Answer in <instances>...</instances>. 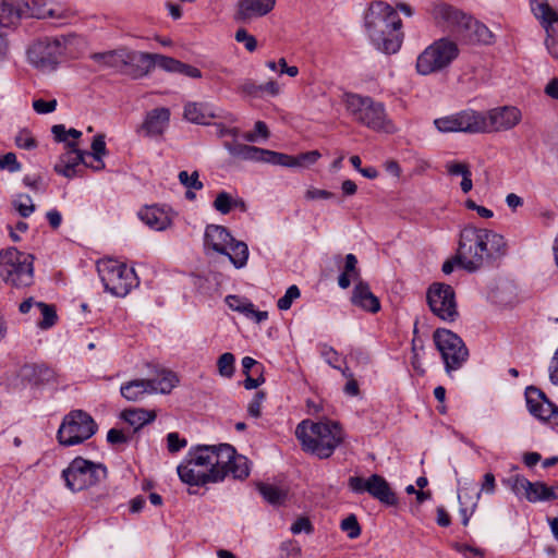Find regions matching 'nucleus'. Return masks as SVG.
<instances>
[{
    "label": "nucleus",
    "mask_w": 558,
    "mask_h": 558,
    "mask_svg": "<svg viewBox=\"0 0 558 558\" xmlns=\"http://www.w3.org/2000/svg\"><path fill=\"white\" fill-rule=\"evenodd\" d=\"M250 471L247 458L238 454L228 444L193 447L177 468L180 480L190 486L219 483L229 474L244 480Z\"/></svg>",
    "instance_id": "nucleus-1"
},
{
    "label": "nucleus",
    "mask_w": 558,
    "mask_h": 558,
    "mask_svg": "<svg viewBox=\"0 0 558 558\" xmlns=\"http://www.w3.org/2000/svg\"><path fill=\"white\" fill-rule=\"evenodd\" d=\"M364 27L377 50L386 54L400 50L403 41L402 20L387 2H371L364 14Z\"/></svg>",
    "instance_id": "nucleus-2"
},
{
    "label": "nucleus",
    "mask_w": 558,
    "mask_h": 558,
    "mask_svg": "<svg viewBox=\"0 0 558 558\" xmlns=\"http://www.w3.org/2000/svg\"><path fill=\"white\" fill-rule=\"evenodd\" d=\"M505 252L502 235L487 229L465 228L460 235L456 259L463 269L475 271L486 259L504 255Z\"/></svg>",
    "instance_id": "nucleus-3"
},
{
    "label": "nucleus",
    "mask_w": 558,
    "mask_h": 558,
    "mask_svg": "<svg viewBox=\"0 0 558 558\" xmlns=\"http://www.w3.org/2000/svg\"><path fill=\"white\" fill-rule=\"evenodd\" d=\"M295 436L303 450L319 458H328L341 440V430L332 422L302 421L295 428Z\"/></svg>",
    "instance_id": "nucleus-4"
},
{
    "label": "nucleus",
    "mask_w": 558,
    "mask_h": 558,
    "mask_svg": "<svg viewBox=\"0 0 558 558\" xmlns=\"http://www.w3.org/2000/svg\"><path fill=\"white\" fill-rule=\"evenodd\" d=\"M204 246L208 251L228 256L236 269L247 264L250 251L246 243L235 240L223 226L208 225L205 228Z\"/></svg>",
    "instance_id": "nucleus-5"
},
{
    "label": "nucleus",
    "mask_w": 558,
    "mask_h": 558,
    "mask_svg": "<svg viewBox=\"0 0 558 558\" xmlns=\"http://www.w3.org/2000/svg\"><path fill=\"white\" fill-rule=\"evenodd\" d=\"M106 476L107 469L104 464L82 457L74 458L61 472L64 486L73 494L98 485Z\"/></svg>",
    "instance_id": "nucleus-6"
},
{
    "label": "nucleus",
    "mask_w": 558,
    "mask_h": 558,
    "mask_svg": "<svg viewBox=\"0 0 558 558\" xmlns=\"http://www.w3.org/2000/svg\"><path fill=\"white\" fill-rule=\"evenodd\" d=\"M97 269L106 291L114 296H125L138 284L134 269L117 259L104 258Z\"/></svg>",
    "instance_id": "nucleus-7"
},
{
    "label": "nucleus",
    "mask_w": 558,
    "mask_h": 558,
    "mask_svg": "<svg viewBox=\"0 0 558 558\" xmlns=\"http://www.w3.org/2000/svg\"><path fill=\"white\" fill-rule=\"evenodd\" d=\"M459 56L458 45L449 38H440L427 46L416 59V71L421 75L441 72Z\"/></svg>",
    "instance_id": "nucleus-8"
},
{
    "label": "nucleus",
    "mask_w": 558,
    "mask_h": 558,
    "mask_svg": "<svg viewBox=\"0 0 558 558\" xmlns=\"http://www.w3.org/2000/svg\"><path fill=\"white\" fill-rule=\"evenodd\" d=\"M33 256L14 247L0 252V276L15 287H26L33 280Z\"/></svg>",
    "instance_id": "nucleus-9"
},
{
    "label": "nucleus",
    "mask_w": 558,
    "mask_h": 558,
    "mask_svg": "<svg viewBox=\"0 0 558 558\" xmlns=\"http://www.w3.org/2000/svg\"><path fill=\"white\" fill-rule=\"evenodd\" d=\"M96 430L97 424L93 417L82 410H75L64 416L57 438L61 446L70 447L89 439Z\"/></svg>",
    "instance_id": "nucleus-10"
},
{
    "label": "nucleus",
    "mask_w": 558,
    "mask_h": 558,
    "mask_svg": "<svg viewBox=\"0 0 558 558\" xmlns=\"http://www.w3.org/2000/svg\"><path fill=\"white\" fill-rule=\"evenodd\" d=\"M433 340L442 357L447 373L459 369L466 362L469 350L457 333L438 328L434 331Z\"/></svg>",
    "instance_id": "nucleus-11"
},
{
    "label": "nucleus",
    "mask_w": 558,
    "mask_h": 558,
    "mask_svg": "<svg viewBox=\"0 0 558 558\" xmlns=\"http://www.w3.org/2000/svg\"><path fill=\"white\" fill-rule=\"evenodd\" d=\"M351 114L363 125L373 130L392 133L395 125L387 120L381 104L374 102L369 97L351 95Z\"/></svg>",
    "instance_id": "nucleus-12"
},
{
    "label": "nucleus",
    "mask_w": 558,
    "mask_h": 558,
    "mask_svg": "<svg viewBox=\"0 0 558 558\" xmlns=\"http://www.w3.org/2000/svg\"><path fill=\"white\" fill-rule=\"evenodd\" d=\"M63 51V46L58 39H44L29 47L27 60L38 72L49 74L58 69Z\"/></svg>",
    "instance_id": "nucleus-13"
},
{
    "label": "nucleus",
    "mask_w": 558,
    "mask_h": 558,
    "mask_svg": "<svg viewBox=\"0 0 558 558\" xmlns=\"http://www.w3.org/2000/svg\"><path fill=\"white\" fill-rule=\"evenodd\" d=\"M427 303L435 316L444 322L452 323L459 316L456 293L451 286L435 282L426 294Z\"/></svg>",
    "instance_id": "nucleus-14"
},
{
    "label": "nucleus",
    "mask_w": 558,
    "mask_h": 558,
    "mask_svg": "<svg viewBox=\"0 0 558 558\" xmlns=\"http://www.w3.org/2000/svg\"><path fill=\"white\" fill-rule=\"evenodd\" d=\"M351 490L357 494L367 493L385 506L395 507L398 505L396 493L389 483L378 474H372L367 478L351 476Z\"/></svg>",
    "instance_id": "nucleus-15"
},
{
    "label": "nucleus",
    "mask_w": 558,
    "mask_h": 558,
    "mask_svg": "<svg viewBox=\"0 0 558 558\" xmlns=\"http://www.w3.org/2000/svg\"><path fill=\"white\" fill-rule=\"evenodd\" d=\"M356 264V257L351 254V284H353L351 303L366 313L376 314L381 308L380 301L373 293L369 284L362 280Z\"/></svg>",
    "instance_id": "nucleus-16"
},
{
    "label": "nucleus",
    "mask_w": 558,
    "mask_h": 558,
    "mask_svg": "<svg viewBox=\"0 0 558 558\" xmlns=\"http://www.w3.org/2000/svg\"><path fill=\"white\" fill-rule=\"evenodd\" d=\"M484 134L514 129L522 121V111L515 106H500L483 111Z\"/></svg>",
    "instance_id": "nucleus-17"
},
{
    "label": "nucleus",
    "mask_w": 558,
    "mask_h": 558,
    "mask_svg": "<svg viewBox=\"0 0 558 558\" xmlns=\"http://www.w3.org/2000/svg\"><path fill=\"white\" fill-rule=\"evenodd\" d=\"M432 15L438 25L461 36L469 32V25L472 22L471 15L447 3L436 4Z\"/></svg>",
    "instance_id": "nucleus-18"
},
{
    "label": "nucleus",
    "mask_w": 558,
    "mask_h": 558,
    "mask_svg": "<svg viewBox=\"0 0 558 558\" xmlns=\"http://www.w3.org/2000/svg\"><path fill=\"white\" fill-rule=\"evenodd\" d=\"M137 218L150 230L163 232L172 228L175 213L170 206L151 204L141 207Z\"/></svg>",
    "instance_id": "nucleus-19"
},
{
    "label": "nucleus",
    "mask_w": 558,
    "mask_h": 558,
    "mask_svg": "<svg viewBox=\"0 0 558 558\" xmlns=\"http://www.w3.org/2000/svg\"><path fill=\"white\" fill-rule=\"evenodd\" d=\"M525 399L527 409L533 416L544 422L558 424V408L547 399L542 390L533 386L527 387Z\"/></svg>",
    "instance_id": "nucleus-20"
},
{
    "label": "nucleus",
    "mask_w": 558,
    "mask_h": 558,
    "mask_svg": "<svg viewBox=\"0 0 558 558\" xmlns=\"http://www.w3.org/2000/svg\"><path fill=\"white\" fill-rule=\"evenodd\" d=\"M170 110L165 107H158L149 110L141 123L137 132L148 138H158L169 128Z\"/></svg>",
    "instance_id": "nucleus-21"
},
{
    "label": "nucleus",
    "mask_w": 558,
    "mask_h": 558,
    "mask_svg": "<svg viewBox=\"0 0 558 558\" xmlns=\"http://www.w3.org/2000/svg\"><path fill=\"white\" fill-rule=\"evenodd\" d=\"M277 0H239L235 4L234 19L251 22L272 12Z\"/></svg>",
    "instance_id": "nucleus-22"
},
{
    "label": "nucleus",
    "mask_w": 558,
    "mask_h": 558,
    "mask_svg": "<svg viewBox=\"0 0 558 558\" xmlns=\"http://www.w3.org/2000/svg\"><path fill=\"white\" fill-rule=\"evenodd\" d=\"M86 159L85 151L80 150L75 143H69L65 153L62 154L54 166L57 173L72 179L78 174V167Z\"/></svg>",
    "instance_id": "nucleus-23"
},
{
    "label": "nucleus",
    "mask_w": 558,
    "mask_h": 558,
    "mask_svg": "<svg viewBox=\"0 0 558 558\" xmlns=\"http://www.w3.org/2000/svg\"><path fill=\"white\" fill-rule=\"evenodd\" d=\"M225 303L231 311L236 312L257 324L268 319V312L256 310L255 305L245 296L229 294L225 298Z\"/></svg>",
    "instance_id": "nucleus-24"
},
{
    "label": "nucleus",
    "mask_w": 558,
    "mask_h": 558,
    "mask_svg": "<svg viewBox=\"0 0 558 558\" xmlns=\"http://www.w3.org/2000/svg\"><path fill=\"white\" fill-rule=\"evenodd\" d=\"M39 0H24L16 1L13 3L3 2V11H8L9 14H13L16 17H36L47 19L52 15L51 10H46L39 4Z\"/></svg>",
    "instance_id": "nucleus-25"
},
{
    "label": "nucleus",
    "mask_w": 558,
    "mask_h": 558,
    "mask_svg": "<svg viewBox=\"0 0 558 558\" xmlns=\"http://www.w3.org/2000/svg\"><path fill=\"white\" fill-rule=\"evenodd\" d=\"M151 395H168L180 383L179 376L171 369L157 368L153 377L145 379Z\"/></svg>",
    "instance_id": "nucleus-26"
},
{
    "label": "nucleus",
    "mask_w": 558,
    "mask_h": 558,
    "mask_svg": "<svg viewBox=\"0 0 558 558\" xmlns=\"http://www.w3.org/2000/svg\"><path fill=\"white\" fill-rule=\"evenodd\" d=\"M183 117L191 123L207 125L217 113L210 104L190 101L184 105Z\"/></svg>",
    "instance_id": "nucleus-27"
},
{
    "label": "nucleus",
    "mask_w": 558,
    "mask_h": 558,
    "mask_svg": "<svg viewBox=\"0 0 558 558\" xmlns=\"http://www.w3.org/2000/svg\"><path fill=\"white\" fill-rule=\"evenodd\" d=\"M155 69V53L129 50L128 70L136 77H142Z\"/></svg>",
    "instance_id": "nucleus-28"
},
{
    "label": "nucleus",
    "mask_w": 558,
    "mask_h": 558,
    "mask_svg": "<svg viewBox=\"0 0 558 558\" xmlns=\"http://www.w3.org/2000/svg\"><path fill=\"white\" fill-rule=\"evenodd\" d=\"M461 133L484 134L483 111L463 109L458 111Z\"/></svg>",
    "instance_id": "nucleus-29"
},
{
    "label": "nucleus",
    "mask_w": 558,
    "mask_h": 558,
    "mask_svg": "<svg viewBox=\"0 0 558 558\" xmlns=\"http://www.w3.org/2000/svg\"><path fill=\"white\" fill-rule=\"evenodd\" d=\"M121 396L131 402H137L151 395L148 383L144 378L129 380L120 387Z\"/></svg>",
    "instance_id": "nucleus-30"
},
{
    "label": "nucleus",
    "mask_w": 558,
    "mask_h": 558,
    "mask_svg": "<svg viewBox=\"0 0 558 558\" xmlns=\"http://www.w3.org/2000/svg\"><path fill=\"white\" fill-rule=\"evenodd\" d=\"M213 207L222 215H227L235 209L246 211V204L241 197L225 191L217 194Z\"/></svg>",
    "instance_id": "nucleus-31"
},
{
    "label": "nucleus",
    "mask_w": 558,
    "mask_h": 558,
    "mask_svg": "<svg viewBox=\"0 0 558 558\" xmlns=\"http://www.w3.org/2000/svg\"><path fill=\"white\" fill-rule=\"evenodd\" d=\"M225 148L229 151L231 156L243 160L264 162L266 160L267 149L264 148L244 144L232 145L230 143H226Z\"/></svg>",
    "instance_id": "nucleus-32"
},
{
    "label": "nucleus",
    "mask_w": 558,
    "mask_h": 558,
    "mask_svg": "<svg viewBox=\"0 0 558 558\" xmlns=\"http://www.w3.org/2000/svg\"><path fill=\"white\" fill-rule=\"evenodd\" d=\"M121 418L126 422L134 430H138L144 425L156 418L154 411L145 409H129L121 413Z\"/></svg>",
    "instance_id": "nucleus-33"
},
{
    "label": "nucleus",
    "mask_w": 558,
    "mask_h": 558,
    "mask_svg": "<svg viewBox=\"0 0 558 558\" xmlns=\"http://www.w3.org/2000/svg\"><path fill=\"white\" fill-rule=\"evenodd\" d=\"M128 58L129 49L125 48L94 54L97 62L112 68H128Z\"/></svg>",
    "instance_id": "nucleus-34"
},
{
    "label": "nucleus",
    "mask_w": 558,
    "mask_h": 558,
    "mask_svg": "<svg viewBox=\"0 0 558 558\" xmlns=\"http://www.w3.org/2000/svg\"><path fill=\"white\" fill-rule=\"evenodd\" d=\"M470 41H476L482 44H490L493 34L487 26L472 19L469 25V32L462 35Z\"/></svg>",
    "instance_id": "nucleus-35"
},
{
    "label": "nucleus",
    "mask_w": 558,
    "mask_h": 558,
    "mask_svg": "<svg viewBox=\"0 0 558 558\" xmlns=\"http://www.w3.org/2000/svg\"><path fill=\"white\" fill-rule=\"evenodd\" d=\"M529 501H539V500H550L557 499L558 493L555 492L553 487H548L543 483L535 482L532 483V487L527 488V492L524 496Z\"/></svg>",
    "instance_id": "nucleus-36"
},
{
    "label": "nucleus",
    "mask_w": 558,
    "mask_h": 558,
    "mask_svg": "<svg viewBox=\"0 0 558 558\" xmlns=\"http://www.w3.org/2000/svg\"><path fill=\"white\" fill-rule=\"evenodd\" d=\"M531 10L539 23L558 21V13L548 4L547 0H530Z\"/></svg>",
    "instance_id": "nucleus-37"
},
{
    "label": "nucleus",
    "mask_w": 558,
    "mask_h": 558,
    "mask_svg": "<svg viewBox=\"0 0 558 558\" xmlns=\"http://www.w3.org/2000/svg\"><path fill=\"white\" fill-rule=\"evenodd\" d=\"M558 21H546L541 23L545 31V47L547 52L554 58L558 59V32L554 28V24Z\"/></svg>",
    "instance_id": "nucleus-38"
},
{
    "label": "nucleus",
    "mask_w": 558,
    "mask_h": 558,
    "mask_svg": "<svg viewBox=\"0 0 558 558\" xmlns=\"http://www.w3.org/2000/svg\"><path fill=\"white\" fill-rule=\"evenodd\" d=\"M217 373L223 379H231L235 373V356L230 352H225L218 356Z\"/></svg>",
    "instance_id": "nucleus-39"
},
{
    "label": "nucleus",
    "mask_w": 558,
    "mask_h": 558,
    "mask_svg": "<svg viewBox=\"0 0 558 558\" xmlns=\"http://www.w3.org/2000/svg\"><path fill=\"white\" fill-rule=\"evenodd\" d=\"M258 490L271 505H281L287 499V492L271 484H260Z\"/></svg>",
    "instance_id": "nucleus-40"
},
{
    "label": "nucleus",
    "mask_w": 558,
    "mask_h": 558,
    "mask_svg": "<svg viewBox=\"0 0 558 558\" xmlns=\"http://www.w3.org/2000/svg\"><path fill=\"white\" fill-rule=\"evenodd\" d=\"M434 125L440 133H461L458 112L435 119Z\"/></svg>",
    "instance_id": "nucleus-41"
},
{
    "label": "nucleus",
    "mask_w": 558,
    "mask_h": 558,
    "mask_svg": "<svg viewBox=\"0 0 558 558\" xmlns=\"http://www.w3.org/2000/svg\"><path fill=\"white\" fill-rule=\"evenodd\" d=\"M36 308L39 311L43 317L41 320L38 323V326L41 329L51 328L57 323L58 316L53 305L38 302L36 303Z\"/></svg>",
    "instance_id": "nucleus-42"
},
{
    "label": "nucleus",
    "mask_w": 558,
    "mask_h": 558,
    "mask_svg": "<svg viewBox=\"0 0 558 558\" xmlns=\"http://www.w3.org/2000/svg\"><path fill=\"white\" fill-rule=\"evenodd\" d=\"M14 143L17 148L24 150H34L38 146L36 136L28 129L19 130L14 137Z\"/></svg>",
    "instance_id": "nucleus-43"
},
{
    "label": "nucleus",
    "mask_w": 558,
    "mask_h": 558,
    "mask_svg": "<svg viewBox=\"0 0 558 558\" xmlns=\"http://www.w3.org/2000/svg\"><path fill=\"white\" fill-rule=\"evenodd\" d=\"M320 158L318 150H311L293 156L292 169L305 170L310 169Z\"/></svg>",
    "instance_id": "nucleus-44"
},
{
    "label": "nucleus",
    "mask_w": 558,
    "mask_h": 558,
    "mask_svg": "<svg viewBox=\"0 0 558 558\" xmlns=\"http://www.w3.org/2000/svg\"><path fill=\"white\" fill-rule=\"evenodd\" d=\"M13 207L24 218L31 216L35 210L33 199L26 194H19L13 201Z\"/></svg>",
    "instance_id": "nucleus-45"
},
{
    "label": "nucleus",
    "mask_w": 558,
    "mask_h": 558,
    "mask_svg": "<svg viewBox=\"0 0 558 558\" xmlns=\"http://www.w3.org/2000/svg\"><path fill=\"white\" fill-rule=\"evenodd\" d=\"M179 182L186 187L187 190H196L199 191L203 189V183L199 180L198 171H180L178 174Z\"/></svg>",
    "instance_id": "nucleus-46"
},
{
    "label": "nucleus",
    "mask_w": 558,
    "mask_h": 558,
    "mask_svg": "<svg viewBox=\"0 0 558 558\" xmlns=\"http://www.w3.org/2000/svg\"><path fill=\"white\" fill-rule=\"evenodd\" d=\"M301 296V291L298 286H290L286 293L277 301V307L280 311H288L291 308L293 302Z\"/></svg>",
    "instance_id": "nucleus-47"
},
{
    "label": "nucleus",
    "mask_w": 558,
    "mask_h": 558,
    "mask_svg": "<svg viewBox=\"0 0 558 558\" xmlns=\"http://www.w3.org/2000/svg\"><path fill=\"white\" fill-rule=\"evenodd\" d=\"M322 355L324 360L333 368L341 372L342 375H345V360L340 356L332 348H324L322 351Z\"/></svg>",
    "instance_id": "nucleus-48"
},
{
    "label": "nucleus",
    "mask_w": 558,
    "mask_h": 558,
    "mask_svg": "<svg viewBox=\"0 0 558 558\" xmlns=\"http://www.w3.org/2000/svg\"><path fill=\"white\" fill-rule=\"evenodd\" d=\"M265 162L282 166L286 168H292L293 155H287L267 149Z\"/></svg>",
    "instance_id": "nucleus-49"
},
{
    "label": "nucleus",
    "mask_w": 558,
    "mask_h": 558,
    "mask_svg": "<svg viewBox=\"0 0 558 558\" xmlns=\"http://www.w3.org/2000/svg\"><path fill=\"white\" fill-rule=\"evenodd\" d=\"M22 165L17 160L16 155L14 153H7L0 156V170L9 171L10 173H15L21 171Z\"/></svg>",
    "instance_id": "nucleus-50"
},
{
    "label": "nucleus",
    "mask_w": 558,
    "mask_h": 558,
    "mask_svg": "<svg viewBox=\"0 0 558 558\" xmlns=\"http://www.w3.org/2000/svg\"><path fill=\"white\" fill-rule=\"evenodd\" d=\"M234 38L238 43L243 44L245 49L250 52H254L257 48L256 38L253 35H251L245 28H239L234 34Z\"/></svg>",
    "instance_id": "nucleus-51"
},
{
    "label": "nucleus",
    "mask_w": 558,
    "mask_h": 558,
    "mask_svg": "<svg viewBox=\"0 0 558 558\" xmlns=\"http://www.w3.org/2000/svg\"><path fill=\"white\" fill-rule=\"evenodd\" d=\"M179 60L163 54L155 53V68H160L167 72L175 73Z\"/></svg>",
    "instance_id": "nucleus-52"
},
{
    "label": "nucleus",
    "mask_w": 558,
    "mask_h": 558,
    "mask_svg": "<svg viewBox=\"0 0 558 558\" xmlns=\"http://www.w3.org/2000/svg\"><path fill=\"white\" fill-rule=\"evenodd\" d=\"M58 105L57 99L45 100L41 98L33 100V109L38 114L51 113L56 110Z\"/></svg>",
    "instance_id": "nucleus-53"
},
{
    "label": "nucleus",
    "mask_w": 558,
    "mask_h": 558,
    "mask_svg": "<svg viewBox=\"0 0 558 558\" xmlns=\"http://www.w3.org/2000/svg\"><path fill=\"white\" fill-rule=\"evenodd\" d=\"M332 196L333 194L331 192L315 186H308L304 193V198L308 202L326 201L330 199Z\"/></svg>",
    "instance_id": "nucleus-54"
},
{
    "label": "nucleus",
    "mask_w": 558,
    "mask_h": 558,
    "mask_svg": "<svg viewBox=\"0 0 558 558\" xmlns=\"http://www.w3.org/2000/svg\"><path fill=\"white\" fill-rule=\"evenodd\" d=\"M509 483L514 494L521 497H524L527 488L532 487V482L519 475L511 477Z\"/></svg>",
    "instance_id": "nucleus-55"
},
{
    "label": "nucleus",
    "mask_w": 558,
    "mask_h": 558,
    "mask_svg": "<svg viewBox=\"0 0 558 558\" xmlns=\"http://www.w3.org/2000/svg\"><path fill=\"white\" fill-rule=\"evenodd\" d=\"M333 264L337 268H342L343 271L339 277L338 283L342 289H345L349 287V279H348V272H349V255L344 257H336L333 259Z\"/></svg>",
    "instance_id": "nucleus-56"
},
{
    "label": "nucleus",
    "mask_w": 558,
    "mask_h": 558,
    "mask_svg": "<svg viewBox=\"0 0 558 558\" xmlns=\"http://www.w3.org/2000/svg\"><path fill=\"white\" fill-rule=\"evenodd\" d=\"M452 547L461 553L465 558H483L484 557V550L481 548L472 547L466 544H460L456 543L452 545Z\"/></svg>",
    "instance_id": "nucleus-57"
},
{
    "label": "nucleus",
    "mask_w": 558,
    "mask_h": 558,
    "mask_svg": "<svg viewBox=\"0 0 558 558\" xmlns=\"http://www.w3.org/2000/svg\"><path fill=\"white\" fill-rule=\"evenodd\" d=\"M446 170L450 175H461L462 178L465 174H470V166L466 162L459 161H449L446 163Z\"/></svg>",
    "instance_id": "nucleus-58"
},
{
    "label": "nucleus",
    "mask_w": 558,
    "mask_h": 558,
    "mask_svg": "<svg viewBox=\"0 0 558 558\" xmlns=\"http://www.w3.org/2000/svg\"><path fill=\"white\" fill-rule=\"evenodd\" d=\"M280 558H301V547L293 542L283 543L280 547Z\"/></svg>",
    "instance_id": "nucleus-59"
},
{
    "label": "nucleus",
    "mask_w": 558,
    "mask_h": 558,
    "mask_svg": "<svg viewBox=\"0 0 558 558\" xmlns=\"http://www.w3.org/2000/svg\"><path fill=\"white\" fill-rule=\"evenodd\" d=\"M86 159L83 161V165L93 171H101L105 169L106 165L102 160V156H97L85 151Z\"/></svg>",
    "instance_id": "nucleus-60"
},
{
    "label": "nucleus",
    "mask_w": 558,
    "mask_h": 558,
    "mask_svg": "<svg viewBox=\"0 0 558 558\" xmlns=\"http://www.w3.org/2000/svg\"><path fill=\"white\" fill-rule=\"evenodd\" d=\"M186 446V440L181 438L178 433L167 435V447L170 452H178Z\"/></svg>",
    "instance_id": "nucleus-61"
},
{
    "label": "nucleus",
    "mask_w": 558,
    "mask_h": 558,
    "mask_svg": "<svg viewBox=\"0 0 558 558\" xmlns=\"http://www.w3.org/2000/svg\"><path fill=\"white\" fill-rule=\"evenodd\" d=\"M265 399V395L263 392H257L254 398L251 400L247 407V412L253 417H259L262 413V404Z\"/></svg>",
    "instance_id": "nucleus-62"
},
{
    "label": "nucleus",
    "mask_w": 558,
    "mask_h": 558,
    "mask_svg": "<svg viewBox=\"0 0 558 558\" xmlns=\"http://www.w3.org/2000/svg\"><path fill=\"white\" fill-rule=\"evenodd\" d=\"M259 89L260 94L264 93L271 97H277L282 92L280 84L275 80H268L267 82L259 84Z\"/></svg>",
    "instance_id": "nucleus-63"
},
{
    "label": "nucleus",
    "mask_w": 558,
    "mask_h": 558,
    "mask_svg": "<svg viewBox=\"0 0 558 558\" xmlns=\"http://www.w3.org/2000/svg\"><path fill=\"white\" fill-rule=\"evenodd\" d=\"M175 73L182 74L184 76L191 77V78H201L202 72L196 66L183 63L179 61L178 70Z\"/></svg>",
    "instance_id": "nucleus-64"
}]
</instances>
